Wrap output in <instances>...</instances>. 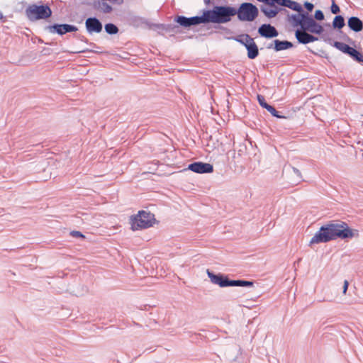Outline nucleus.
Returning a JSON list of instances; mask_svg holds the SVG:
<instances>
[{"label": "nucleus", "mask_w": 363, "mask_h": 363, "mask_svg": "<svg viewBox=\"0 0 363 363\" xmlns=\"http://www.w3.org/2000/svg\"><path fill=\"white\" fill-rule=\"evenodd\" d=\"M357 230L351 229L344 222L332 223L322 226L310 240V245L327 242L337 238L348 239L358 237Z\"/></svg>", "instance_id": "obj_1"}, {"label": "nucleus", "mask_w": 363, "mask_h": 363, "mask_svg": "<svg viewBox=\"0 0 363 363\" xmlns=\"http://www.w3.org/2000/svg\"><path fill=\"white\" fill-rule=\"evenodd\" d=\"M296 11L297 13L289 16V21L293 27H300L315 34L323 33V26L318 23L308 13L305 12L301 6V9Z\"/></svg>", "instance_id": "obj_2"}, {"label": "nucleus", "mask_w": 363, "mask_h": 363, "mask_svg": "<svg viewBox=\"0 0 363 363\" xmlns=\"http://www.w3.org/2000/svg\"><path fill=\"white\" fill-rule=\"evenodd\" d=\"M205 23H225L231 20V17L236 14V9L231 6H215L212 10L203 12Z\"/></svg>", "instance_id": "obj_3"}, {"label": "nucleus", "mask_w": 363, "mask_h": 363, "mask_svg": "<svg viewBox=\"0 0 363 363\" xmlns=\"http://www.w3.org/2000/svg\"><path fill=\"white\" fill-rule=\"evenodd\" d=\"M155 219L152 213L145 211H139L138 213L130 218L131 229L138 230L147 228L152 225Z\"/></svg>", "instance_id": "obj_4"}, {"label": "nucleus", "mask_w": 363, "mask_h": 363, "mask_svg": "<svg viewBox=\"0 0 363 363\" xmlns=\"http://www.w3.org/2000/svg\"><path fill=\"white\" fill-rule=\"evenodd\" d=\"M26 14L30 21H35L49 18L52 15V11L47 5L32 4L26 9Z\"/></svg>", "instance_id": "obj_5"}, {"label": "nucleus", "mask_w": 363, "mask_h": 363, "mask_svg": "<svg viewBox=\"0 0 363 363\" xmlns=\"http://www.w3.org/2000/svg\"><path fill=\"white\" fill-rule=\"evenodd\" d=\"M258 13V9L251 3H243L236 10L238 18L242 21H253Z\"/></svg>", "instance_id": "obj_6"}, {"label": "nucleus", "mask_w": 363, "mask_h": 363, "mask_svg": "<svg viewBox=\"0 0 363 363\" xmlns=\"http://www.w3.org/2000/svg\"><path fill=\"white\" fill-rule=\"evenodd\" d=\"M236 40L243 45L247 50V57L250 59H255L259 54V50L254 39L247 34L240 35Z\"/></svg>", "instance_id": "obj_7"}, {"label": "nucleus", "mask_w": 363, "mask_h": 363, "mask_svg": "<svg viewBox=\"0 0 363 363\" xmlns=\"http://www.w3.org/2000/svg\"><path fill=\"white\" fill-rule=\"evenodd\" d=\"M206 274L213 284L218 285L220 287L231 286V280L222 274H215L209 269L206 270Z\"/></svg>", "instance_id": "obj_8"}, {"label": "nucleus", "mask_w": 363, "mask_h": 363, "mask_svg": "<svg viewBox=\"0 0 363 363\" xmlns=\"http://www.w3.org/2000/svg\"><path fill=\"white\" fill-rule=\"evenodd\" d=\"M279 6L277 4V1H273L269 4H264L261 6L260 10L267 18H272L281 11Z\"/></svg>", "instance_id": "obj_9"}, {"label": "nucleus", "mask_w": 363, "mask_h": 363, "mask_svg": "<svg viewBox=\"0 0 363 363\" xmlns=\"http://www.w3.org/2000/svg\"><path fill=\"white\" fill-rule=\"evenodd\" d=\"M177 22L184 27H189L193 25L205 23L203 13L201 16H194L191 18L179 16L177 19Z\"/></svg>", "instance_id": "obj_10"}, {"label": "nucleus", "mask_w": 363, "mask_h": 363, "mask_svg": "<svg viewBox=\"0 0 363 363\" xmlns=\"http://www.w3.org/2000/svg\"><path fill=\"white\" fill-rule=\"evenodd\" d=\"M303 28H298L295 32V36L299 43L307 44L318 40V38L312 35Z\"/></svg>", "instance_id": "obj_11"}, {"label": "nucleus", "mask_w": 363, "mask_h": 363, "mask_svg": "<svg viewBox=\"0 0 363 363\" xmlns=\"http://www.w3.org/2000/svg\"><path fill=\"white\" fill-rule=\"evenodd\" d=\"M188 169L199 174L211 173L213 171V167L209 163H203L201 162L190 164Z\"/></svg>", "instance_id": "obj_12"}, {"label": "nucleus", "mask_w": 363, "mask_h": 363, "mask_svg": "<svg viewBox=\"0 0 363 363\" xmlns=\"http://www.w3.org/2000/svg\"><path fill=\"white\" fill-rule=\"evenodd\" d=\"M50 33H57L59 35H63L68 32H75L78 30L77 27L69 24H55L48 27Z\"/></svg>", "instance_id": "obj_13"}, {"label": "nucleus", "mask_w": 363, "mask_h": 363, "mask_svg": "<svg viewBox=\"0 0 363 363\" xmlns=\"http://www.w3.org/2000/svg\"><path fill=\"white\" fill-rule=\"evenodd\" d=\"M86 30L89 33H100L102 30V24L96 18H88L85 21Z\"/></svg>", "instance_id": "obj_14"}, {"label": "nucleus", "mask_w": 363, "mask_h": 363, "mask_svg": "<svg viewBox=\"0 0 363 363\" xmlns=\"http://www.w3.org/2000/svg\"><path fill=\"white\" fill-rule=\"evenodd\" d=\"M264 4H269L270 2L277 1V4L281 6L289 8L294 11H299L301 4L292 0H258Z\"/></svg>", "instance_id": "obj_15"}, {"label": "nucleus", "mask_w": 363, "mask_h": 363, "mask_svg": "<svg viewBox=\"0 0 363 363\" xmlns=\"http://www.w3.org/2000/svg\"><path fill=\"white\" fill-rule=\"evenodd\" d=\"M258 33L262 37L265 38H274L278 35V32L276 28L270 24H263L259 29Z\"/></svg>", "instance_id": "obj_16"}, {"label": "nucleus", "mask_w": 363, "mask_h": 363, "mask_svg": "<svg viewBox=\"0 0 363 363\" xmlns=\"http://www.w3.org/2000/svg\"><path fill=\"white\" fill-rule=\"evenodd\" d=\"M347 25L349 28L354 32H360L363 29V23L357 17L352 16L348 19Z\"/></svg>", "instance_id": "obj_17"}, {"label": "nucleus", "mask_w": 363, "mask_h": 363, "mask_svg": "<svg viewBox=\"0 0 363 363\" xmlns=\"http://www.w3.org/2000/svg\"><path fill=\"white\" fill-rule=\"evenodd\" d=\"M293 46L292 43L289 41H280L279 40H274V50L276 51H281L287 50Z\"/></svg>", "instance_id": "obj_18"}, {"label": "nucleus", "mask_w": 363, "mask_h": 363, "mask_svg": "<svg viewBox=\"0 0 363 363\" xmlns=\"http://www.w3.org/2000/svg\"><path fill=\"white\" fill-rule=\"evenodd\" d=\"M348 55L358 62H363V54L358 52L353 48H351Z\"/></svg>", "instance_id": "obj_19"}, {"label": "nucleus", "mask_w": 363, "mask_h": 363, "mask_svg": "<svg viewBox=\"0 0 363 363\" xmlns=\"http://www.w3.org/2000/svg\"><path fill=\"white\" fill-rule=\"evenodd\" d=\"M333 26L335 28H342L345 26L344 18L342 16H336L333 19Z\"/></svg>", "instance_id": "obj_20"}, {"label": "nucleus", "mask_w": 363, "mask_h": 363, "mask_svg": "<svg viewBox=\"0 0 363 363\" xmlns=\"http://www.w3.org/2000/svg\"><path fill=\"white\" fill-rule=\"evenodd\" d=\"M334 47H335L337 49H338L341 52H342L345 54H347V55L352 48V47L349 46L348 45H347L344 43H342V42H335Z\"/></svg>", "instance_id": "obj_21"}, {"label": "nucleus", "mask_w": 363, "mask_h": 363, "mask_svg": "<svg viewBox=\"0 0 363 363\" xmlns=\"http://www.w3.org/2000/svg\"><path fill=\"white\" fill-rule=\"evenodd\" d=\"M253 282L245 280H231V286H252Z\"/></svg>", "instance_id": "obj_22"}, {"label": "nucleus", "mask_w": 363, "mask_h": 363, "mask_svg": "<svg viewBox=\"0 0 363 363\" xmlns=\"http://www.w3.org/2000/svg\"><path fill=\"white\" fill-rule=\"evenodd\" d=\"M105 30L107 33L113 35L118 33V28L113 23H108L105 25Z\"/></svg>", "instance_id": "obj_23"}, {"label": "nucleus", "mask_w": 363, "mask_h": 363, "mask_svg": "<svg viewBox=\"0 0 363 363\" xmlns=\"http://www.w3.org/2000/svg\"><path fill=\"white\" fill-rule=\"evenodd\" d=\"M267 110L273 116H275L277 118H285V116H280L278 112L276 111V109L272 106H269L267 108Z\"/></svg>", "instance_id": "obj_24"}, {"label": "nucleus", "mask_w": 363, "mask_h": 363, "mask_svg": "<svg viewBox=\"0 0 363 363\" xmlns=\"http://www.w3.org/2000/svg\"><path fill=\"white\" fill-rule=\"evenodd\" d=\"M257 100L259 105L264 108L267 109V108L269 106L268 104L266 103L264 97L262 95H257Z\"/></svg>", "instance_id": "obj_25"}, {"label": "nucleus", "mask_w": 363, "mask_h": 363, "mask_svg": "<svg viewBox=\"0 0 363 363\" xmlns=\"http://www.w3.org/2000/svg\"><path fill=\"white\" fill-rule=\"evenodd\" d=\"M101 10H102L104 13H109L112 10V7L108 5L107 3L103 2L100 5Z\"/></svg>", "instance_id": "obj_26"}, {"label": "nucleus", "mask_w": 363, "mask_h": 363, "mask_svg": "<svg viewBox=\"0 0 363 363\" xmlns=\"http://www.w3.org/2000/svg\"><path fill=\"white\" fill-rule=\"evenodd\" d=\"M331 12L334 14H336L340 12L339 6L335 4V1H332V5L330 8Z\"/></svg>", "instance_id": "obj_27"}, {"label": "nucleus", "mask_w": 363, "mask_h": 363, "mask_svg": "<svg viewBox=\"0 0 363 363\" xmlns=\"http://www.w3.org/2000/svg\"><path fill=\"white\" fill-rule=\"evenodd\" d=\"M314 18L318 21H322L324 19V14L320 10H317L315 12Z\"/></svg>", "instance_id": "obj_28"}, {"label": "nucleus", "mask_w": 363, "mask_h": 363, "mask_svg": "<svg viewBox=\"0 0 363 363\" xmlns=\"http://www.w3.org/2000/svg\"><path fill=\"white\" fill-rule=\"evenodd\" d=\"M70 235L72 237H75V238H84V235H83L79 231H72L70 233Z\"/></svg>", "instance_id": "obj_29"}, {"label": "nucleus", "mask_w": 363, "mask_h": 363, "mask_svg": "<svg viewBox=\"0 0 363 363\" xmlns=\"http://www.w3.org/2000/svg\"><path fill=\"white\" fill-rule=\"evenodd\" d=\"M304 6L308 11H311L314 7L313 4L310 2H305Z\"/></svg>", "instance_id": "obj_30"}, {"label": "nucleus", "mask_w": 363, "mask_h": 363, "mask_svg": "<svg viewBox=\"0 0 363 363\" xmlns=\"http://www.w3.org/2000/svg\"><path fill=\"white\" fill-rule=\"evenodd\" d=\"M348 286H349V282L347 281V280H345L344 281V285H343V290H342V292L343 294H346L347 292V290L348 289Z\"/></svg>", "instance_id": "obj_31"}, {"label": "nucleus", "mask_w": 363, "mask_h": 363, "mask_svg": "<svg viewBox=\"0 0 363 363\" xmlns=\"http://www.w3.org/2000/svg\"><path fill=\"white\" fill-rule=\"evenodd\" d=\"M294 172L299 177H301V172L296 167H293Z\"/></svg>", "instance_id": "obj_32"}, {"label": "nucleus", "mask_w": 363, "mask_h": 363, "mask_svg": "<svg viewBox=\"0 0 363 363\" xmlns=\"http://www.w3.org/2000/svg\"><path fill=\"white\" fill-rule=\"evenodd\" d=\"M4 18L3 13L0 11V19Z\"/></svg>", "instance_id": "obj_33"}]
</instances>
